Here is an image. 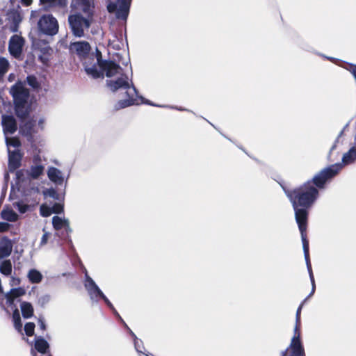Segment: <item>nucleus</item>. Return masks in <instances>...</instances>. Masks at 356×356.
I'll return each mask as SVG.
<instances>
[{"label":"nucleus","mask_w":356,"mask_h":356,"mask_svg":"<svg viewBox=\"0 0 356 356\" xmlns=\"http://www.w3.org/2000/svg\"><path fill=\"white\" fill-rule=\"evenodd\" d=\"M314 185L318 187L314 178L312 181H309L293 191H285L286 196L293 205L296 220L301 234L305 258L312 286L309 297L314 294L316 286L309 260V242L307 240L305 232L308 216L307 209L314 204L318 197V191ZM323 187V186H318V188Z\"/></svg>","instance_id":"obj_1"},{"label":"nucleus","mask_w":356,"mask_h":356,"mask_svg":"<svg viewBox=\"0 0 356 356\" xmlns=\"http://www.w3.org/2000/svg\"><path fill=\"white\" fill-rule=\"evenodd\" d=\"M98 64V70L102 72L99 77L106 76L107 86L113 92L125 90L127 98L120 99L116 104L118 109L123 108L134 104H138V93L132 80L124 74L122 69L112 61L94 60Z\"/></svg>","instance_id":"obj_2"},{"label":"nucleus","mask_w":356,"mask_h":356,"mask_svg":"<svg viewBox=\"0 0 356 356\" xmlns=\"http://www.w3.org/2000/svg\"><path fill=\"white\" fill-rule=\"evenodd\" d=\"M40 158L35 156L33 158V165L29 170H20L16 172V185L21 196L25 200H31L37 202L36 196L39 194V188L32 179H37L44 171V167L40 163Z\"/></svg>","instance_id":"obj_3"},{"label":"nucleus","mask_w":356,"mask_h":356,"mask_svg":"<svg viewBox=\"0 0 356 356\" xmlns=\"http://www.w3.org/2000/svg\"><path fill=\"white\" fill-rule=\"evenodd\" d=\"M356 161V136L350 149L343 154L341 163H336L323 169L314 177L318 186H322L327 181L334 177L344 165H350Z\"/></svg>","instance_id":"obj_4"},{"label":"nucleus","mask_w":356,"mask_h":356,"mask_svg":"<svg viewBox=\"0 0 356 356\" xmlns=\"http://www.w3.org/2000/svg\"><path fill=\"white\" fill-rule=\"evenodd\" d=\"M70 49L72 53L76 54L83 60L85 70L88 75L95 79L100 76L102 72L98 70V64L95 63L94 60H102L98 55H88L90 50V46L88 42L81 41L72 43Z\"/></svg>","instance_id":"obj_5"},{"label":"nucleus","mask_w":356,"mask_h":356,"mask_svg":"<svg viewBox=\"0 0 356 356\" xmlns=\"http://www.w3.org/2000/svg\"><path fill=\"white\" fill-rule=\"evenodd\" d=\"M10 92L13 97L16 115L19 118H25L30 112L28 89L24 87L23 83L17 82L11 87Z\"/></svg>","instance_id":"obj_6"},{"label":"nucleus","mask_w":356,"mask_h":356,"mask_svg":"<svg viewBox=\"0 0 356 356\" xmlns=\"http://www.w3.org/2000/svg\"><path fill=\"white\" fill-rule=\"evenodd\" d=\"M92 20L83 16L81 13H76L68 17V22L72 34L78 38L85 35V31L90 28Z\"/></svg>","instance_id":"obj_7"},{"label":"nucleus","mask_w":356,"mask_h":356,"mask_svg":"<svg viewBox=\"0 0 356 356\" xmlns=\"http://www.w3.org/2000/svg\"><path fill=\"white\" fill-rule=\"evenodd\" d=\"M46 124V119L42 115H34L31 119L24 121L20 126V132L22 135L31 138L35 134L43 131Z\"/></svg>","instance_id":"obj_8"},{"label":"nucleus","mask_w":356,"mask_h":356,"mask_svg":"<svg viewBox=\"0 0 356 356\" xmlns=\"http://www.w3.org/2000/svg\"><path fill=\"white\" fill-rule=\"evenodd\" d=\"M303 303H302L297 309L296 326L294 327V335L291 339L290 344V349L291 353L290 356H305L304 349L300 342V313L302 308Z\"/></svg>","instance_id":"obj_9"},{"label":"nucleus","mask_w":356,"mask_h":356,"mask_svg":"<svg viewBox=\"0 0 356 356\" xmlns=\"http://www.w3.org/2000/svg\"><path fill=\"white\" fill-rule=\"evenodd\" d=\"M130 2L128 0H108L107 10L116 18L126 19L129 11Z\"/></svg>","instance_id":"obj_10"},{"label":"nucleus","mask_w":356,"mask_h":356,"mask_svg":"<svg viewBox=\"0 0 356 356\" xmlns=\"http://www.w3.org/2000/svg\"><path fill=\"white\" fill-rule=\"evenodd\" d=\"M38 28L44 34L54 35L58 31V21L51 15H43L38 22Z\"/></svg>","instance_id":"obj_11"},{"label":"nucleus","mask_w":356,"mask_h":356,"mask_svg":"<svg viewBox=\"0 0 356 356\" xmlns=\"http://www.w3.org/2000/svg\"><path fill=\"white\" fill-rule=\"evenodd\" d=\"M24 40L18 35H13L9 40L8 50L15 58H19L22 54Z\"/></svg>","instance_id":"obj_12"},{"label":"nucleus","mask_w":356,"mask_h":356,"mask_svg":"<svg viewBox=\"0 0 356 356\" xmlns=\"http://www.w3.org/2000/svg\"><path fill=\"white\" fill-rule=\"evenodd\" d=\"M85 287L92 300H96L98 297H101L103 295L102 291L94 280L88 275L87 273H86Z\"/></svg>","instance_id":"obj_13"},{"label":"nucleus","mask_w":356,"mask_h":356,"mask_svg":"<svg viewBox=\"0 0 356 356\" xmlns=\"http://www.w3.org/2000/svg\"><path fill=\"white\" fill-rule=\"evenodd\" d=\"M1 124L5 136L14 134L17 130V123L11 115H2Z\"/></svg>","instance_id":"obj_14"},{"label":"nucleus","mask_w":356,"mask_h":356,"mask_svg":"<svg viewBox=\"0 0 356 356\" xmlns=\"http://www.w3.org/2000/svg\"><path fill=\"white\" fill-rule=\"evenodd\" d=\"M8 152V168L10 171L18 168L21 163L22 154L19 149H14Z\"/></svg>","instance_id":"obj_15"},{"label":"nucleus","mask_w":356,"mask_h":356,"mask_svg":"<svg viewBox=\"0 0 356 356\" xmlns=\"http://www.w3.org/2000/svg\"><path fill=\"white\" fill-rule=\"evenodd\" d=\"M79 10L85 15L86 18L93 21L95 13V3L93 0H80Z\"/></svg>","instance_id":"obj_16"},{"label":"nucleus","mask_w":356,"mask_h":356,"mask_svg":"<svg viewBox=\"0 0 356 356\" xmlns=\"http://www.w3.org/2000/svg\"><path fill=\"white\" fill-rule=\"evenodd\" d=\"M26 290L23 287L12 289L9 292L6 293L5 295L7 304H8L10 306L13 305L15 300H17L18 298L24 296Z\"/></svg>","instance_id":"obj_17"},{"label":"nucleus","mask_w":356,"mask_h":356,"mask_svg":"<svg viewBox=\"0 0 356 356\" xmlns=\"http://www.w3.org/2000/svg\"><path fill=\"white\" fill-rule=\"evenodd\" d=\"M49 179L57 185H62L65 178L63 172L54 167H49L47 170Z\"/></svg>","instance_id":"obj_18"},{"label":"nucleus","mask_w":356,"mask_h":356,"mask_svg":"<svg viewBox=\"0 0 356 356\" xmlns=\"http://www.w3.org/2000/svg\"><path fill=\"white\" fill-rule=\"evenodd\" d=\"M13 250V243L10 240L3 238L0 240V258L8 257Z\"/></svg>","instance_id":"obj_19"},{"label":"nucleus","mask_w":356,"mask_h":356,"mask_svg":"<svg viewBox=\"0 0 356 356\" xmlns=\"http://www.w3.org/2000/svg\"><path fill=\"white\" fill-rule=\"evenodd\" d=\"M53 227L56 230L61 229L62 228H66L69 229V221L65 218L59 216H54L52 218Z\"/></svg>","instance_id":"obj_20"},{"label":"nucleus","mask_w":356,"mask_h":356,"mask_svg":"<svg viewBox=\"0 0 356 356\" xmlns=\"http://www.w3.org/2000/svg\"><path fill=\"white\" fill-rule=\"evenodd\" d=\"M20 309L24 318H29L33 316L34 309L30 302L26 301L22 302L20 305Z\"/></svg>","instance_id":"obj_21"},{"label":"nucleus","mask_w":356,"mask_h":356,"mask_svg":"<svg viewBox=\"0 0 356 356\" xmlns=\"http://www.w3.org/2000/svg\"><path fill=\"white\" fill-rule=\"evenodd\" d=\"M8 19L14 24V27L12 28L13 31H17V26L21 22L22 17L21 14L16 10L11 11L8 14Z\"/></svg>","instance_id":"obj_22"},{"label":"nucleus","mask_w":356,"mask_h":356,"mask_svg":"<svg viewBox=\"0 0 356 356\" xmlns=\"http://www.w3.org/2000/svg\"><path fill=\"white\" fill-rule=\"evenodd\" d=\"M1 215L3 220L9 222H15L18 219V215L10 209H3Z\"/></svg>","instance_id":"obj_23"},{"label":"nucleus","mask_w":356,"mask_h":356,"mask_svg":"<svg viewBox=\"0 0 356 356\" xmlns=\"http://www.w3.org/2000/svg\"><path fill=\"white\" fill-rule=\"evenodd\" d=\"M49 348V344L46 340L42 338H37L35 342V348L42 354H44Z\"/></svg>","instance_id":"obj_24"},{"label":"nucleus","mask_w":356,"mask_h":356,"mask_svg":"<svg viewBox=\"0 0 356 356\" xmlns=\"http://www.w3.org/2000/svg\"><path fill=\"white\" fill-rule=\"evenodd\" d=\"M28 277L32 283H39L42 279V275L35 269H31L29 271Z\"/></svg>","instance_id":"obj_25"},{"label":"nucleus","mask_w":356,"mask_h":356,"mask_svg":"<svg viewBox=\"0 0 356 356\" xmlns=\"http://www.w3.org/2000/svg\"><path fill=\"white\" fill-rule=\"evenodd\" d=\"M5 137L8 152L12 151L11 147L15 148V149H18L17 148L20 146V142L18 138L15 137L9 138L8 136H5Z\"/></svg>","instance_id":"obj_26"},{"label":"nucleus","mask_w":356,"mask_h":356,"mask_svg":"<svg viewBox=\"0 0 356 356\" xmlns=\"http://www.w3.org/2000/svg\"><path fill=\"white\" fill-rule=\"evenodd\" d=\"M13 319L14 326H15V329L17 331L21 332L22 329V324L21 322V317L19 315V312L17 308L13 312Z\"/></svg>","instance_id":"obj_27"},{"label":"nucleus","mask_w":356,"mask_h":356,"mask_svg":"<svg viewBox=\"0 0 356 356\" xmlns=\"http://www.w3.org/2000/svg\"><path fill=\"white\" fill-rule=\"evenodd\" d=\"M9 67L8 60L4 57H0V79L7 73Z\"/></svg>","instance_id":"obj_28"},{"label":"nucleus","mask_w":356,"mask_h":356,"mask_svg":"<svg viewBox=\"0 0 356 356\" xmlns=\"http://www.w3.org/2000/svg\"><path fill=\"white\" fill-rule=\"evenodd\" d=\"M0 272L5 275H9L11 274L12 264L10 260H6L1 264Z\"/></svg>","instance_id":"obj_29"},{"label":"nucleus","mask_w":356,"mask_h":356,"mask_svg":"<svg viewBox=\"0 0 356 356\" xmlns=\"http://www.w3.org/2000/svg\"><path fill=\"white\" fill-rule=\"evenodd\" d=\"M42 3H49L54 6L65 7L67 4V0H40Z\"/></svg>","instance_id":"obj_30"},{"label":"nucleus","mask_w":356,"mask_h":356,"mask_svg":"<svg viewBox=\"0 0 356 356\" xmlns=\"http://www.w3.org/2000/svg\"><path fill=\"white\" fill-rule=\"evenodd\" d=\"M42 231L44 233L40 238V244H39L40 248H42V247L44 246L45 245H47L49 239L50 238V237L51 236V234L49 232H47L44 228L42 229Z\"/></svg>","instance_id":"obj_31"},{"label":"nucleus","mask_w":356,"mask_h":356,"mask_svg":"<svg viewBox=\"0 0 356 356\" xmlns=\"http://www.w3.org/2000/svg\"><path fill=\"white\" fill-rule=\"evenodd\" d=\"M15 207L18 209V211L21 213H26L29 209L30 206L27 204H24L22 201L16 202L15 204Z\"/></svg>","instance_id":"obj_32"},{"label":"nucleus","mask_w":356,"mask_h":356,"mask_svg":"<svg viewBox=\"0 0 356 356\" xmlns=\"http://www.w3.org/2000/svg\"><path fill=\"white\" fill-rule=\"evenodd\" d=\"M53 213L51 208L42 204L40 207V214L44 217L49 216Z\"/></svg>","instance_id":"obj_33"},{"label":"nucleus","mask_w":356,"mask_h":356,"mask_svg":"<svg viewBox=\"0 0 356 356\" xmlns=\"http://www.w3.org/2000/svg\"><path fill=\"white\" fill-rule=\"evenodd\" d=\"M35 324L33 323H27L24 326V330L28 336H32L34 334Z\"/></svg>","instance_id":"obj_34"},{"label":"nucleus","mask_w":356,"mask_h":356,"mask_svg":"<svg viewBox=\"0 0 356 356\" xmlns=\"http://www.w3.org/2000/svg\"><path fill=\"white\" fill-rule=\"evenodd\" d=\"M44 50L45 52L44 55L40 56V60L42 63L47 64L49 60L50 51H51V49L49 48H44Z\"/></svg>","instance_id":"obj_35"},{"label":"nucleus","mask_w":356,"mask_h":356,"mask_svg":"<svg viewBox=\"0 0 356 356\" xmlns=\"http://www.w3.org/2000/svg\"><path fill=\"white\" fill-rule=\"evenodd\" d=\"M130 333L134 337V346H135L136 351L139 353H142L143 350H142V348L140 347V344L141 343V341L136 337V335L131 330H130Z\"/></svg>","instance_id":"obj_36"},{"label":"nucleus","mask_w":356,"mask_h":356,"mask_svg":"<svg viewBox=\"0 0 356 356\" xmlns=\"http://www.w3.org/2000/svg\"><path fill=\"white\" fill-rule=\"evenodd\" d=\"M27 82L29 86L31 87L36 88L39 87V83L37 80V79L33 76H29L27 77Z\"/></svg>","instance_id":"obj_37"},{"label":"nucleus","mask_w":356,"mask_h":356,"mask_svg":"<svg viewBox=\"0 0 356 356\" xmlns=\"http://www.w3.org/2000/svg\"><path fill=\"white\" fill-rule=\"evenodd\" d=\"M51 209L53 213H60L63 211V206L60 203H56L51 207Z\"/></svg>","instance_id":"obj_38"},{"label":"nucleus","mask_w":356,"mask_h":356,"mask_svg":"<svg viewBox=\"0 0 356 356\" xmlns=\"http://www.w3.org/2000/svg\"><path fill=\"white\" fill-rule=\"evenodd\" d=\"M50 300V296L49 295H43L38 299V304L41 306H44Z\"/></svg>","instance_id":"obj_39"},{"label":"nucleus","mask_w":356,"mask_h":356,"mask_svg":"<svg viewBox=\"0 0 356 356\" xmlns=\"http://www.w3.org/2000/svg\"><path fill=\"white\" fill-rule=\"evenodd\" d=\"M102 298L104 302H106V304L114 312L116 316H119L118 313L117 312V311L115 309L113 305H112V303L109 301V300L104 296V294L103 293V295L100 297Z\"/></svg>","instance_id":"obj_40"},{"label":"nucleus","mask_w":356,"mask_h":356,"mask_svg":"<svg viewBox=\"0 0 356 356\" xmlns=\"http://www.w3.org/2000/svg\"><path fill=\"white\" fill-rule=\"evenodd\" d=\"M10 227V225L8 222H0V232H3L8 231Z\"/></svg>","instance_id":"obj_41"},{"label":"nucleus","mask_w":356,"mask_h":356,"mask_svg":"<svg viewBox=\"0 0 356 356\" xmlns=\"http://www.w3.org/2000/svg\"><path fill=\"white\" fill-rule=\"evenodd\" d=\"M20 284V279L15 277H11L10 280V285L11 286H17Z\"/></svg>","instance_id":"obj_42"},{"label":"nucleus","mask_w":356,"mask_h":356,"mask_svg":"<svg viewBox=\"0 0 356 356\" xmlns=\"http://www.w3.org/2000/svg\"><path fill=\"white\" fill-rule=\"evenodd\" d=\"M38 325L41 330H44L46 329V325L43 318H40L38 319Z\"/></svg>","instance_id":"obj_43"},{"label":"nucleus","mask_w":356,"mask_h":356,"mask_svg":"<svg viewBox=\"0 0 356 356\" xmlns=\"http://www.w3.org/2000/svg\"><path fill=\"white\" fill-rule=\"evenodd\" d=\"M19 1L22 3V5L24 6H29L32 3L33 0H19Z\"/></svg>","instance_id":"obj_44"},{"label":"nucleus","mask_w":356,"mask_h":356,"mask_svg":"<svg viewBox=\"0 0 356 356\" xmlns=\"http://www.w3.org/2000/svg\"><path fill=\"white\" fill-rule=\"evenodd\" d=\"M138 102H139V103H138V104H140V103H142V102H143V103H147V102H145V101L143 100V98L142 97H139V96L138 95ZM147 104H149V102H147Z\"/></svg>","instance_id":"obj_45"},{"label":"nucleus","mask_w":356,"mask_h":356,"mask_svg":"<svg viewBox=\"0 0 356 356\" xmlns=\"http://www.w3.org/2000/svg\"><path fill=\"white\" fill-rule=\"evenodd\" d=\"M36 15H37V11L32 10L31 13V18H34L36 17Z\"/></svg>","instance_id":"obj_46"},{"label":"nucleus","mask_w":356,"mask_h":356,"mask_svg":"<svg viewBox=\"0 0 356 356\" xmlns=\"http://www.w3.org/2000/svg\"><path fill=\"white\" fill-rule=\"evenodd\" d=\"M31 354H32L33 356H37L35 350H31Z\"/></svg>","instance_id":"obj_47"},{"label":"nucleus","mask_w":356,"mask_h":356,"mask_svg":"<svg viewBox=\"0 0 356 356\" xmlns=\"http://www.w3.org/2000/svg\"><path fill=\"white\" fill-rule=\"evenodd\" d=\"M335 147H336V145L334 144V145L332 147V148H331V151H332Z\"/></svg>","instance_id":"obj_48"},{"label":"nucleus","mask_w":356,"mask_h":356,"mask_svg":"<svg viewBox=\"0 0 356 356\" xmlns=\"http://www.w3.org/2000/svg\"><path fill=\"white\" fill-rule=\"evenodd\" d=\"M343 134V131L340 132L339 135V137L341 136Z\"/></svg>","instance_id":"obj_49"},{"label":"nucleus","mask_w":356,"mask_h":356,"mask_svg":"<svg viewBox=\"0 0 356 356\" xmlns=\"http://www.w3.org/2000/svg\"><path fill=\"white\" fill-rule=\"evenodd\" d=\"M51 193H52V194H50L51 195H53V194L55 193V192L54 191H52Z\"/></svg>","instance_id":"obj_50"},{"label":"nucleus","mask_w":356,"mask_h":356,"mask_svg":"<svg viewBox=\"0 0 356 356\" xmlns=\"http://www.w3.org/2000/svg\"><path fill=\"white\" fill-rule=\"evenodd\" d=\"M118 316L120 318V321H123V319L120 318V315H119V316Z\"/></svg>","instance_id":"obj_51"},{"label":"nucleus","mask_w":356,"mask_h":356,"mask_svg":"<svg viewBox=\"0 0 356 356\" xmlns=\"http://www.w3.org/2000/svg\"><path fill=\"white\" fill-rule=\"evenodd\" d=\"M118 316L120 318V321H123V319L120 318V315H119V316Z\"/></svg>","instance_id":"obj_52"},{"label":"nucleus","mask_w":356,"mask_h":356,"mask_svg":"<svg viewBox=\"0 0 356 356\" xmlns=\"http://www.w3.org/2000/svg\"><path fill=\"white\" fill-rule=\"evenodd\" d=\"M348 127V124H346L345 127H343V129H346V128H347Z\"/></svg>","instance_id":"obj_53"},{"label":"nucleus","mask_w":356,"mask_h":356,"mask_svg":"<svg viewBox=\"0 0 356 356\" xmlns=\"http://www.w3.org/2000/svg\"><path fill=\"white\" fill-rule=\"evenodd\" d=\"M348 127V124H346L345 127H343V129H346V128H347Z\"/></svg>","instance_id":"obj_54"},{"label":"nucleus","mask_w":356,"mask_h":356,"mask_svg":"<svg viewBox=\"0 0 356 356\" xmlns=\"http://www.w3.org/2000/svg\"><path fill=\"white\" fill-rule=\"evenodd\" d=\"M348 127V124H346L345 127H343V129H346V128H347Z\"/></svg>","instance_id":"obj_55"},{"label":"nucleus","mask_w":356,"mask_h":356,"mask_svg":"<svg viewBox=\"0 0 356 356\" xmlns=\"http://www.w3.org/2000/svg\"><path fill=\"white\" fill-rule=\"evenodd\" d=\"M15 187L17 188L16 184H15V186H13V188H15ZM17 189L18 190V188H17Z\"/></svg>","instance_id":"obj_56"},{"label":"nucleus","mask_w":356,"mask_h":356,"mask_svg":"<svg viewBox=\"0 0 356 356\" xmlns=\"http://www.w3.org/2000/svg\"><path fill=\"white\" fill-rule=\"evenodd\" d=\"M123 324L125 325V327H127V325H126L125 322H123Z\"/></svg>","instance_id":"obj_57"},{"label":"nucleus","mask_w":356,"mask_h":356,"mask_svg":"<svg viewBox=\"0 0 356 356\" xmlns=\"http://www.w3.org/2000/svg\"><path fill=\"white\" fill-rule=\"evenodd\" d=\"M123 324L125 325V327H127V325H126L125 322H123Z\"/></svg>","instance_id":"obj_58"},{"label":"nucleus","mask_w":356,"mask_h":356,"mask_svg":"<svg viewBox=\"0 0 356 356\" xmlns=\"http://www.w3.org/2000/svg\"><path fill=\"white\" fill-rule=\"evenodd\" d=\"M123 324L125 325V327H127V325H126L125 322H123Z\"/></svg>","instance_id":"obj_59"},{"label":"nucleus","mask_w":356,"mask_h":356,"mask_svg":"<svg viewBox=\"0 0 356 356\" xmlns=\"http://www.w3.org/2000/svg\"><path fill=\"white\" fill-rule=\"evenodd\" d=\"M43 356H51L50 355H43Z\"/></svg>","instance_id":"obj_60"}]
</instances>
